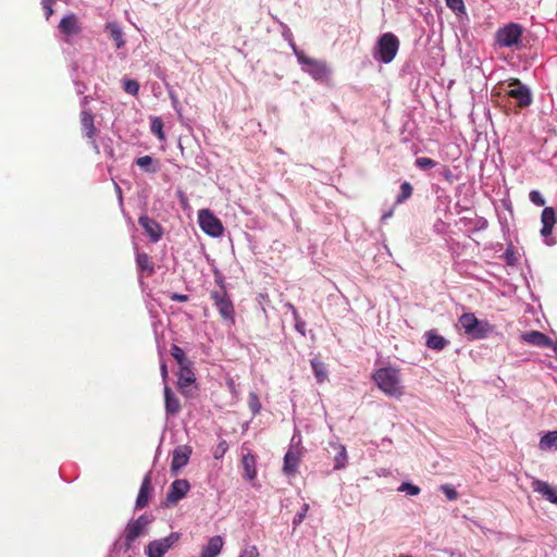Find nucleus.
Returning <instances> with one entry per match:
<instances>
[{"instance_id": "1", "label": "nucleus", "mask_w": 557, "mask_h": 557, "mask_svg": "<svg viewBox=\"0 0 557 557\" xmlns=\"http://www.w3.org/2000/svg\"><path fill=\"white\" fill-rule=\"evenodd\" d=\"M400 47L399 38L392 32L381 34L372 47V58L382 64H389L396 58Z\"/></svg>"}, {"instance_id": "2", "label": "nucleus", "mask_w": 557, "mask_h": 557, "mask_svg": "<svg viewBox=\"0 0 557 557\" xmlns=\"http://www.w3.org/2000/svg\"><path fill=\"white\" fill-rule=\"evenodd\" d=\"M524 27L516 22H509L504 26L499 27L494 36L495 45L499 48H515L520 50L523 48Z\"/></svg>"}, {"instance_id": "3", "label": "nucleus", "mask_w": 557, "mask_h": 557, "mask_svg": "<svg viewBox=\"0 0 557 557\" xmlns=\"http://www.w3.org/2000/svg\"><path fill=\"white\" fill-rule=\"evenodd\" d=\"M458 323L465 335L470 339L486 338L494 329L488 321L479 320L472 312L461 314Z\"/></svg>"}, {"instance_id": "4", "label": "nucleus", "mask_w": 557, "mask_h": 557, "mask_svg": "<svg viewBox=\"0 0 557 557\" xmlns=\"http://www.w3.org/2000/svg\"><path fill=\"white\" fill-rule=\"evenodd\" d=\"M373 379L379 388L388 396L399 397L403 395L400 374L394 368H381L375 371Z\"/></svg>"}, {"instance_id": "5", "label": "nucleus", "mask_w": 557, "mask_h": 557, "mask_svg": "<svg viewBox=\"0 0 557 557\" xmlns=\"http://www.w3.org/2000/svg\"><path fill=\"white\" fill-rule=\"evenodd\" d=\"M298 63L301 70L317 82L324 81L331 74L325 61L310 58L306 53H299Z\"/></svg>"}, {"instance_id": "6", "label": "nucleus", "mask_w": 557, "mask_h": 557, "mask_svg": "<svg viewBox=\"0 0 557 557\" xmlns=\"http://www.w3.org/2000/svg\"><path fill=\"white\" fill-rule=\"evenodd\" d=\"M507 96L515 99L520 108L530 107L533 102V92L531 88L519 78L508 81Z\"/></svg>"}, {"instance_id": "7", "label": "nucleus", "mask_w": 557, "mask_h": 557, "mask_svg": "<svg viewBox=\"0 0 557 557\" xmlns=\"http://www.w3.org/2000/svg\"><path fill=\"white\" fill-rule=\"evenodd\" d=\"M180 532H171L168 536L153 540L145 548L147 557H164V555L180 541Z\"/></svg>"}, {"instance_id": "8", "label": "nucleus", "mask_w": 557, "mask_h": 557, "mask_svg": "<svg viewBox=\"0 0 557 557\" xmlns=\"http://www.w3.org/2000/svg\"><path fill=\"white\" fill-rule=\"evenodd\" d=\"M198 223L201 231L211 237H219L223 233V225L221 221L208 209L199 211Z\"/></svg>"}, {"instance_id": "9", "label": "nucleus", "mask_w": 557, "mask_h": 557, "mask_svg": "<svg viewBox=\"0 0 557 557\" xmlns=\"http://www.w3.org/2000/svg\"><path fill=\"white\" fill-rule=\"evenodd\" d=\"M219 313L224 320L234 321V306L225 290H212L210 294Z\"/></svg>"}, {"instance_id": "10", "label": "nucleus", "mask_w": 557, "mask_h": 557, "mask_svg": "<svg viewBox=\"0 0 557 557\" xmlns=\"http://www.w3.org/2000/svg\"><path fill=\"white\" fill-rule=\"evenodd\" d=\"M296 437V435H293L289 448L284 456L283 472L286 475H295L298 471L302 447L295 448Z\"/></svg>"}, {"instance_id": "11", "label": "nucleus", "mask_w": 557, "mask_h": 557, "mask_svg": "<svg viewBox=\"0 0 557 557\" xmlns=\"http://www.w3.org/2000/svg\"><path fill=\"white\" fill-rule=\"evenodd\" d=\"M190 490V484L185 479H177L171 483L170 490L166 494V503L168 504H176L178 500L184 498L188 491Z\"/></svg>"}, {"instance_id": "12", "label": "nucleus", "mask_w": 557, "mask_h": 557, "mask_svg": "<svg viewBox=\"0 0 557 557\" xmlns=\"http://www.w3.org/2000/svg\"><path fill=\"white\" fill-rule=\"evenodd\" d=\"M138 224L144 228L151 243H157L162 238L163 228L156 220L148 215H141L138 219Z\"/></svg>"}, {"instance_id": "13", "label": "nucleus", "mask_w": 557, "mask_h": 557, "mask_svg": "<svg viewBox=\"0 0 557 557\" xmlns=\"http://www.w3.org/2000/svg\"><path fill=\"white\" fill-rule=\"evenodd\" d=\"M190 454L191 448L187 445L176 447L172 456L171 471L176 474L183 467H185L189 461Z\"/></svg>"}, {"instance_id": "14", "label": "nucleus", "mask_w": 557, "mask_h": 557, "mask_svg": "<svg viewBox=\"0 0 557 557\" xmlns=\"http://www.w3.org/2000/svg\"><path fill=\"white\" fill-rule=\"evenodd\" d=\"M531 485L534 492L541 494L552 504L557 505V487L535 478H533Z\"/></svg>"}, {"instance_id": "15", "label": "nucleus", "mask_w": 557, "mask_h": 557, "mask_svg": "<svg viewBox=\"0 0 557 557\" xmlns=\"http://www.w3.org/2000/svg\"><path fill=\"white\" fill-rule=\"evenodd\" d=\"M59 29L63 35L75 36L82 32L78 18L74 13H69L59 23Z\"/></svg>"}, {"instance_id": "16", "label": "nucleus", "mask_w": 557, "mask_h": 557, "mask_svg": "<svg viewBox=\"0 0 557 557\" xmlns=\"http://www.w3.org/2000/svg\"><path fill=\"white\" fill-rule=\"evenodd\" d=\"M152 487H151V476L150 473H147L144 476V480L141 482L136 502H135V508L136 509H143L148 505L149 498L151 496Z\"/></svg>"}, {"instance_id": "17", "label": "nucleus", "mask_w": 557, "mask_h": 557, "mask_svg": "<svg viewBox=\"0 0 557 557\" xmlns=\"http://www.w3.org/2000/svg\"><path fill=\"white\" fill-rule=\"evenodd\" d=\"M524 342L537 347H549L553 349L555 342L540 331H530L522 334Z\"/></svg>"}, {"instance_id": "18", "label": "nucleus", "mask_w": 557, "mask_h": 557, "mask_svg": "<svg viewBox=\"0 0 557 557\" xmlns=\"http://www.w3.org/2000/svg\"><path fill=\"white\" fill-rule=\"evenodd\" d=\"M195 381L196 377L193 371V363L180 367L177 384L183 394H188L187 387Z\"/></svg>"}, {"instance_id": "19", "label": "nucleus", "mask_w": 557, "mask_h": 557, "mask_svg": "<svg viewBox=\"0 0 557 557\" xmlns=\"http://www.w3.org/2000/svg\"><path fill=\"white\" fill-rule=\"evenodd\" d=\"M164 409L166 414L175 416L181 410L180 399L175 396L171 387L164 385Z\"/></svg>"}, {"instance_id": "20", "label": "nucleus", "mask_w": 557, "mask_h": 557, "mask_svg": "<svg viewBox=\"0 0 557 557\" xmlns=\"http://www.w3.org/2000/svg\"><path fill=\"white\" fill-rule=\"evenodd\" d=\"M224 541L221 535L212 536L202 548L200 557H218L223 548Z\"/></svg>"}, {"instance_id": "21", "label": "nucleus", "mask_w": 557, "mask_h": 557, "mask_svg": "<svg viewBox=\"0 0 557 557\" xmlns=\"http://www.w3.org/2000/svg\"><path fill=\"white\" fill-rule=\"evenodd\" d=\"M104 30L109 33L110 38L114 41L115 48L121 49L125 46L124 32L119 23L108 22L104 25Z\"/></svg>"}, {"instance_id": "22", "label": "nucleus", "mask_w": 557, "mask_h": 557, "mask_svg": "<svg viewBox=\"0 0 557 557\" xmlns=\"http://www.w3.org/2000/svg\"><path fill=\"white\" fill-rule=\"evenodd\" d=\"M144 532L145 530L141 529V527L138 525L135 520L128 522V524L125 528V552H127L132 547V544L135 542V540L139 537Z\"/></svg>"}, {"instance_id": "23", "label": "nucleus", "mask_w": 557, "mask_h": 557, "mask_svg": "<svg viewBox=\"0 0 557 557\" xmlns=\"http://www.w3.org/2000/svg\"><path fill=\"white\" fill-rule=\"evenodd\" d=\"M426 346L430 349L441 351L448 344L447 339L442 335L437 334L436 331L431 330L425 333Z\"/></svg>"}, {"instance_id": "24", "label": "nucleus", "mask_w": 557, "mask_h": 557, "mask_svg": "<svg viewBox=\"0 0 557 557\" xmlns=\"http://www.w3.org/2000/svg\"><path fill=\"white\" fill-rule=\"evenodd\" d=\"M330 445L337 450V454L334 457V469L341 470L346 467L348 461L346 447L342 444L331 442Z\"/></svg>"}, {"instance_id": "25", "label": "nucleus", "mask_w": 557, "mask_h": 557, "mask_svg": "<svg viewBox=\"0 0 557 557\" xmlns=\"http://www.w3.org/2000/svg\"><path fill=\"white\" fill-rule=\"evenodd\" d=\"M242 465H243V468H244V471H245V478L248 481L255 480V478L257 475L256 458H255V456L252 454H250V453L244 455L243 459H242Z\"/></svg>"}, {"instance_id": "26", "label": "nucleus", "mask_w": 557, "mask_h": 557, "mask_svg": "<svg viewBox=\"0 0 557 557\" xmlns=\"http://www.w3.org/2000/svg\"><path fill=\"white\" fill-rule=\"evenodd\" d=\"M81 122L83 135L88 138H91L96 134V127L94 125V115L87 111H83Z\"/></svg>"}, {"instance_id": "27", "label": "nucleus", "mask_w": 557, "mask_h": 557, "mask_svg": "<svg viewBox=\"0 0 557 557\" xmlns=\"http://www.w3.org/2000/svg\"><path fill=\"white\" fill-rule=\"evenodd\" d=\"M542 450L557 449V431H549L545 433L539 443Z\"/></svg>"}, {"instance_id": "28", "label": "nucleus", "mask_w": 557, "mask_h": 557, "mask_svg": "<svg viewBox=\"0 0 557 557\" xmlns=\"http://www.w3.org/2000/svg\"><path fill=\"white\" fill-rule=\"evenodd\" d=\"M136 264L141 272H147L149 275L154 272L153 264L146 252L136 253Z\"/></svg>"}, {"instance_id": "29", "label": "nucleus", "mask_w": 557, "mask_h": 557, "mask_svg": "<svg viewBox=\"0 0 557 557\" xmlns=\"http://www.w3.org/2000/svg\"><path fill=\"white\" fill-rule=\"evenodd\" d=\"M171 355L173 356V358L176 360V362L178 363L180 367H183V366H186V364H189V363H193L190 360H188L185 356V351L176 346V345H173L172 348H171Z\"/></svg>"}, {"instance_id": "30", "label": "nucleus", "mask_w": 557, "mask_h": 557, "mask_svg": "<svg viewBox=\"0 0 557 557\" xmlns=\"http://www.w3.org/2000/svg\"><path fill=\"white\" fill-rule=\"evenodd\" d=\"M163 121L159 116H154L151 119L150 122V129L151 132L158 137V139H164V133H163Z\"/></svg>"}, {"instance_id": "31", "label": "nucleus", "mask_w": 557, "mask_h": 557, "mask_svg": "<svg viewBox=\"0 0 557 557\" xmlns=\"http://www.w3.org/2000/svg\"><path fill=\"white\" fill-rule=\"evenodd\" d=\"M412 186L409 182H404L400 185V191L396 197V203H403L407 199H409L412 195Z\"/></svg>"}, {"instance_id": "32", "label": "nucleus", "mask_w": 557, "mask_h": 557, "mask_svg": "<svg viewBox=\"0 0 557 557\" xmlns=\"http://www.w3.org/2000/svg\"><path fill=\"white\" fill-rule=\"evenodd\" d=\"M311 366H312L313 373H314L315 377L318 379V381L323 382L327 374L324 363L313 359L311 361Z\"/></svg>"}, {"instance_id": "33", "label": "nucleus", "mask_w": 557, "mask_h": 557, "mask_svg": "<svg viewBox=\"0 0 557 557\" xmlns=\"http://www.w3.org/2000/svg\"><path fill=\"white\" fill-rule=\"evenodd\" d=\"M139 83L136 79L125 78L123 79V89L125 92L137 96L139 91Z\"/></svg>"}, {"instance_id": "34", "label": "nucleus", "mask_w": 557, "mask_h": 557, "mask_svg": "<svg viewBox=\"0 0 557 557\" xmlns=\"http://www.w3.org/2000/svg\"><path fill=\"white\" fill-rule=\"evenodd\" d=\"M446 5L456 15L466 14V7L463 0H445Z\"/></svg>"}, {"instance_id": "35", "label": "nucleus", "mask_w": 557, "mask_h": 557, "mask_svg": "<svg viewBox=\"0 0 557 557\" xmlns=\"http://www.w3.org/2000/svg\"><path fill=\"white\" fill-rule=\"evenodd\" d=\"M248 407L252 412V416H257L261 411V403L259 400L257 393H249Z\"/></svg>"}, {"instance_id": "36", "label": "nucleus", "mask_w": 557, "mask_h": 557, "mask_svg": "<svg viewBox=\"0 0 557 557\" xmlns=\"http://www.w3.org/2000/svg\"><path fill=\"white\" fill-rule=\"evenodd\" d=\"M136 164L143 169L145 172L153 173L157 171L156 168L151 169L152 158L150 156H144L136 159Z\"/></svg>"}, {"instance_id": "37", "label": "nucleus", "mask_w": 557, "mask_h": 557, "mask_svg": "<svg viewBox=\"0 0 557 557\" xmlns=\"http://www.w3.org/2000/svg\"><path fill=\"white\" fill-rule=\"evenodd\" d=\"M398 491L404 492L410 496H416L420 493V487L410 482H403L399 485Z\"/></svg>"}, {"instance_id": "38", "label": "nucleus", "mask_w": 557, "mask_h": 557, "mask_svg": "<svg viewBox=\"0 0 557 557\" xmlns=\"http://www.w3.org/2000/svg\"><path fill=\"white\" fill-rule=\"evenodd\" d=\"M228 450V444L225 440H221L216 447L213 449L212 455L214 459H221Z\"/></svg>"}, {"instance_id": "39", "label": "nucleus", "mask_w": 557, "mask_h": 557, "mask_svg": "<svg viewBox=\"0 0 557 557\" xmlns=\"http://www.w3.org/2000/svg\"><path fill=\"white\" fill-rule=\"evenodd\" d=\"M440 490L443 492V494L446 496L448 500H455L458 498V492L450 484H443L440 486Z\"/></svg>"}, {"instance_id": "40", "label": "nucleus", "mask_w": 557, "mask_h": 557, "mask_svg": "<svg viewBox=\"0 0 557 557\" xmlns=\"http://www.w3.org/2000/svg\"><path fill=\"white\" fill-rule=\"evenodd\" d=\"M414 163L421 170H429L436 164L434 160L425 157L417 158Z\"/></svg>"}, {"instance_id": "41", "label": "nucleus", "mask_w": 557, "mask_h": 557, "mask_svg": "<svg viewBox=\"0 0 557 557\" xmlns=\"http://www.w3.org/2000/svg\"><path fill=\"white\" fill-rule=\"evenodd\" d=\"M529 199L533 205L537 207H543L545 205V198L539 190H531L529 194Z\"/></svg>"}, {"instance_id": "42", "label": "nucleus", "mask_w": 557, "mask_h": 557, "mask_svg": "<svg viewBox=\"0 0 557 557\" xmlns=\"http://www.w3.org/2000/svg\"><path fill=\"white\" fill-rule=\"evenodd\" d=\"M238 557H259V550L256 545H247L240 550Z\"/></svg>"}, {"instance_id": "43", "label": "nucleus", "mask_w": 557, "mask_h": 557, "mask_svg": "<svg viewBox=\"0 0 557 557\" xmlns=\"http://www.w3.org/2000/svg\"><path fill=\"white\" fill-rule=\"evenodd\" d=\"M504 259L508 265H513L517 261L515 251L511 246H509L504 252Z\"/></svg>"}, {"instance_id": "44", "label": "nucleus", "mask_w": 557, "mask_h": 557, "mask_svg": "<svg viewBox=\"0 0 557 557\" xmlns=\"http://www.w3.org/2000/svg\"><path fill=\"white\" fill-rule=\"evenodd\" d=\"M308 509H309V505L304 504L301 507V510L293 519L294 525H297L302 522V520L305 519V517L307 515Z\"/></svg>"}, {"instance_id": "45", "label": "nucleus", "mask_w": 557, "mask_h": 557, "mask_svg": "<svg viewBox=\"0 0 557 557\" xmlns=\"http://www.w3.org/2000/svg\"><path fill=\"white\" fill-rule=\"evenodd\" d=\"M135 521L138 525L141 527V529L146 530V528L151 523L152 519L147 515H141Z\"/></svg>"}, {"instance_id": "46", "label": "nucleus", "mask_w": 557, "mask_h": 557, "mask_svg": "<svg viewBox=\"0 0 557 557\" xmlns=\"http://www.w3.org/2000/svg\"><path fill=\"white\" fill-rule=\"evenodd\" d=\"M281 27H282V36L283 38L286 40V41H292L293 38V33L290 30V28L284 24L283 22H278Z\"/></svg>"}, {"instance_id": "47", "label": "nucleus", "mask_w": 557, "mask_h": 557, "mask_svg": "<svg viewBox=\"0 0 557 557\" xmlns=\"http://www.w3.org/2000/svg\"><path fill=\"white\" fill-rule=\"evenodd\" d=\"M487 227V221L484 218L474 219L473 231H481Z\"/></svg>"}, {"instance_id": "48", "label": "nucleus", "mask_w": 557, "mask_h": 557, "mask_svg": "<svg viewBox=\"0 0 557 557\" xmlns=\"http://www.w3.org/2000/svg\"><path fill=\"white\" fill-rule=\"evenodd\" d=\"M295 329L301 335L306 334V322L302 319H297L295 321Z\"/></svg>"}, {"instance_id": "49", "label": "nucleus", "mask_w": 557, "mask_h": 557, "mask_svg": "<svg viewBox=\"0 0 557 557\" xmlns=\"http://www.w3.org/2000/svg\"><path fill=\"white\" fill-rule=\"evenodd\" d=\"M170 299L173 301L185 302L188 300V295L173 293L171 294Z\"/></svg>"}, {"instance_id": "50", "label": "nucleus", "mask_w": 557, "mask_h": 557, "mask_svg": "<svg viewBox=\"0 0 557 557\" xmlns=\"http://www.w3.org/2000/svg\"><path fill=\"white\" fill-rule=\"evenodd\" d=\"M287 42H288L289 47L292 48V50H293V52H294V54H295L296 59L298 60V55H299V53H305V52H304L302 50H300V49L296 46V44H295L294 39H292V41H287Z\"/></svg>"}, {"instance_id": "51", "label": "nucleus", "mask_w": 557, "mask_h": 557, "mask_svg": "<svg viewBox=\"0 0 557 557\" xmlns=\"http://www.w3.org/2000/svg\"><path fill=\"white\" fill-rule=\"evenodd\" d=\"M285 307H286V308H292V315H293L294 321H296L297 319H301V318L299 317V313H298V311H297L296 307H295L293 304L287 302V304L285 305Z\"/></svg>"}, {"instance_id": "52", "label": "nucleus", "mask_w": 557, "mask_h": 557, "mask_svg": "<svg viewBox=\"0 0 557 557\" xmlns=\"http://www.w3.org/2000/svg\"><path fill=\"white\" fill-rule=\"evenodd\" d=\"M113 183H114V189L116 191L119 202H120V205H122L123 203L122 189H121L120 185L116 182H113Z\"/></svg>"}, {"instance_id": "53", "label": "nucleus", "mask_w": 557, "mask_h": 557, "mask_svg": "<svg viewBox=\"0 0 557 557\" xmlns=\"http://www.w3.org/2000/svg\"><path fill=\"white\" fill-rule=\"evenodd\" d=\"M460 222H461L465 226H470V227L473 230V223H474V220L469 219V218H462V219H460Z\"/></svg>"}, {"instance_id": "54", "label": "nucleus", "mask_w": 557, "mask_h": 557, "mask_svg": "<svg viewBox=\"0 0 557 557\" xmlns=\"http://www.w3.org/2000/svg\"><path fill=\"white\" fill-rule=\"evenodd\" d=\"M445 552L448 553L449 557H465L459 550L447 549Z\"/></svg>"}, {"instance_id": "55", "label": "nucleus", "mask_w": 557, "mask_h": 557, "mask_svg": "<svg viewBox=\"0 0 557 557\" xmlns=\"http://www.w3.org/2000/svg\"><path fill=\"white\" fill-rule=\"evenodd\" d=\"M442 175L447 181H451L453 180V173H451V171L449 169H444V171L442 172Z\"/></svg>"}, {"instance_id": "56", "label": "nucleus", "mask_w": 557, "mask_h": 557, "mask_svg": "<svg viewBox=\"0 0 557 557\" xmlns=\"http://www.w3.org/2000/svg\"><path fill=\"white\" fill-rule=\"evenodd\" d=\"M393 214H394V209L392 208L382 214L381 220L384 222V221L388 220L389 218H392Z\"/></svg>"}, {"instance_id": "57", "label": "nucleus", "mask_w": 557, "mask_h": 557, "mask_svg": "<svg viewBox=\"0 0 557 557\" xmlns=\"http://www.w3.org/2000/svg\"><path fill=\"white\" fill-rule=\"evenodd\" d=\"M46 20H49V17L53 14L52 7H46L44 8Z\"/></svg>"}, {"instance_id": "58", "label": "nucleus", "mask_w": 557, "mask_h": 557, "mask_svg": "<svg viewBox=\"0 0 557 557\" xmlns=\"http://www.w3.org/2000/svg\"><path fill=\"white\" fill-rule=\"evenodd\" d=\"M160 370H161V375L163 377V380L166 379L168 376V369H166V364L165 363H162L161 367H160Z\"/></svg>"}, {"instance_id": "59", "label": "nucleus", "mask_w": 557, "mask_h": 557, "mask_svg": "<svg viewBox=\"0 0 557 557\" xmlns=\"http://www.w3.org/2000/svg\"><path fill=\"white\" fill-rule=\"evenodd\" d=\"M215 282L220 285L221 289L220 290H225L224 289V285H223V277L221 275H215Z\"/></svg>"}, {"instance_id": "60", "label": "nucleus", "mask_w": 557, "mask_h": 557, "mask_svg": "<svg viewBox=\"0 0 557 557\" xmlns=\"http://www.w3.org/2000/svg\"><path fill=\"white\" fill-rule=\"evenodd\" d=\"M55 0H41L42 9L46 7H52Z\"/></svg>"}, {"instance_id": "61", "label": "nucleus", "mask_w": 557, "mask_h": 557, "mask_svg": "<svg viewBox=\"0 0 557 557\" xmlns=\"http://www.w3.org/2000/svg\"><path fill=\"white\" fill-rule=\"evenodd\" d=\"M297 437L295 438V448L301 447V437L299 434H295Z\"/></svg>"}, {"instance_id": "62", "label": "nucleus", "mask_w": 557, "mask_h": 557, "mask_svg": "<svg viewBox=\"0 0 557 557\" xmlns=\"http://www.w3.org/2000/svg\"><path fill=\"white\" fill-rule=\"evenodd\" d=\"M553 351H554L555 356L557 357V341L555 342V344L553 346Z\"/></svg>"}, {"instance_id": "63", "label": "nucleus", "mask_w": 557, "mask_h": 557, "mask_svg": "<svg viewBox=\"0 0 557 557\" xmlns=\"http://www.w3.org/2000/svg\"><path fill=\"white\" fill-rule=\"evenodd\" d=\"M453 154H454L455 157L459 156V154H460L459 149H458V148H456V151H455V152H453Z\"/></svg>"}]
</instances>
